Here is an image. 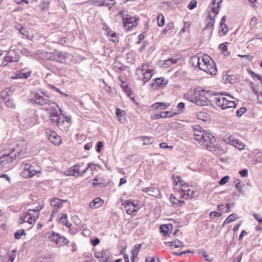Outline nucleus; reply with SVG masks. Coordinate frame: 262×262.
I'll return each mask as SVG.
<instances>
[{"instance_id": "obj_20", "label": "nucleus", "mask_w": 262, "mask_h": 262, "mask_svg": "<svg viewBox=\"0 0 262 262\" xmlns=\"http://www.w3.org/2000/svg\"><path fill=\"white\" fill-rule=\"evenodd\" d=\"M1 96V98L4 101L7 106L12 108L15 107V105L13 101L10 98L9 96L6 92H2Z\"/></svg>"}, {"instance_id": "obj_35", "label": "nucleus", "mask_w": 262, "mask_h": 262, "mask_svg": "<svg viewBox=\"0 0 262 262\" xmlns=\"http://www.w3.org/2000/svg\"><path fill=\"white\" fill-rule=\"evenodd\" d=\"M40 172V170L35 169L34 166L31 165L30 170H29V174L27 176V178H31L33 176H34L36 173Z\"/></svg>"}, {"instance_id": "obj_59", "label": "nucleus", "mask_w": 262, "mask_h": 262, "mask_svg": "<svg viewBox=\"0 0 262 262\" xmlns=\"http://www.w3.org/2000/svg\"><path fill=\"white\" fill-rule=\"evenodd\" d=\"M247 234H248V232H246L245 230H243L241 232V233L240 234V235L239 236V241H242L243 239V237L244 236H246Z\"/></svg>"}, {"instance_id": "obj_50", "label": "nucleus", "mask_w": 262, "mask_h": 262, "mask_svg": "<svg viewBox=\"0 0 262 262\" xmlns=\"http://www.w3.org/2000/svg\"><path fill=\"white\" fill-rule=\"evenodd\" d=\"M197 2L196 0L191 1L188 5V8L192 10L196 7Z\"/></svg>"}, {"instance_id": "obj_52", "label": "nucleus", "mask_w": 262, "mask_h": 262, "mask_svg": "<svg viewBox=\"0 0 262 262\" xmlns=\"http://www.w3.org/2000/svg\"><path fill=\"white\" fill-rule=\"evenodd\" d=\"M246 112V108L245 107H242L237 110L236 113V115L238 117H241Z\"/></svg>"}, {"instance_id": "obj_10", "label": "nucleus", "mask_w": 262, "mask_h": 262, "mask_svg": "<svg viewBox=\"0 0 262 262\" xmlns=\"http://www.w3.org/2000/svg\"><path fill=\"white\" fill-rule=\"evenodd\" d=\"M41 208L37 207L36 209H29L20 217L18 224L20 225L28 223L29 225H32L34 223L38 218L39 211Z\"/></svg>"}, {"instance_id": "obj_44", "label": "nucleus", "mask_w": 262, "mask_h": 262, "mask_svg": "<svg viewBox=\"0 0 262 262\" xmlns=\"http://www.w3.org/2000/svg\"><path fill=\"white\" fill-rule=\"evenodd\" d=\"M257 23V18L255 16L251 18V19L250 21V23H249L250 28H255L256 26Z\"/></svg>"}, {"instance_id": "obj_2", "label": "nucleus", "mask_w": 262, "mask_h": 262, "mask_svg": "<svg viewBox=\"0 0 262 262\" xmlns=\"http://www.w3.org/2000/svg\"><path fill=\"white\" fill-rule=\"evenodd\" d=\"M172 178L176 189L181 194V199H192L199 196L197 189L186 183L180 176L173 174Z\"/></svg>"}, {"instance_id": "obj_15", "label": "nucleus", "mask_w": 262, "mask_h": 262, "mask_svg": "<svg viewBox=\"0 0 262 262\" xmlns=\"http://www.w3.org/2000/svg\"><path fill=\"white\" fill-rule=\"evenodd\" d=\"M222 0H213L211 5V8L209 11V17L211 20L214 21V19L217 15L219 12L220 4Z\"/></svg>"}, {"instance_id": "obj_12", "label": "nucleus", "mask_w": 262, "mask_h": 262, "mask_svg": "<svg viewBox=\"0 0 262 262\" xmlns=\"http://www.w3.org/2000/svg\"><path fill=\"white\" fill-rule=\"evenodd\" d=\"M96 165V164H94L93 163H89L87 168L81 171L79 165H75L69 168L68 170H67L65 171V174L68 176H78L79 175H82L88 170H90L92 172L93 171V169L96 170V168L94 166Z\"/></svg>"}, {"instance_id": "obj_60", "label": "nucleus", "mask_w": 262, "mask_h": 262, "mask_svg": "<svg viewBox=\"0 0 262 262\" xmlns=\"http://www.w3.org/2000/svg\"><path fill=\"white\" fill-rule=\"evenodd\" d=\"M160 146L161 148H170L172 149V146H170L167 145V144L165 142H162L160 144Z\"/></svg>"}, {"instance_id": "obj_22", "label": "nucleus", "mask_w": 262, "mask_h": 262, "mask_svg": "<svg viewBox=\"0 0 262 262\" xmlns=\"http://www.w3.org/2000/svg\"><path fill=\"white\" fill-rule=\"evenodd\" d=\"M195 116L198 119L205 122L209 123L211 121L210 115L205 112H198L196 113Z\"/></svg>"}, {"instance_id": "obj_34", "label": "nucleus", "mask_w": 262, "mask_h": 262, "mask_svg": "<svg viewBox=\"0 0 262 262\" xmlns=\"http://www.w3.org/2000/svg\"><path fill=\"white\" fill-rule=\"evenodd\" d=\"M102 257L99 259L101 262H106L110 259L109 253L106 251H102L101 253Z\"/></svg>"}, {"instance_id": "obj_27", "label": "nucleus", "mask_w": 262, "mask_h": 262, "mask_svg": "<svg viewBox=\"0 0 262 262\" xmlns=\"http://www.w3.org/2000/svg\"><path fill=\"white\" fill-rule=\"evenodd\" d=\"M140 138L144 145H150L155 141V138L151 136H141Z\"/></svg>"}, {"instance_id": "obj_31", "label": "nucleus", "mask_w": 262, "mask_h": 262, "mask_svg": "<svg viewBox=\"0 0 262 262\" xmlns=\"http://www.w3.org/2000/svg\"><path fill=\"white\" fill-rule=\"evenodd\" d=\"M238 219V215L236 213H232L230 214L224 222L223 226L226 224L236 221Z\"/></svg>"}, {"instance_id": "obj_14", "label": "nucleus", "mask_w": 262, "mask_h": 262, "mask_svg": "<svg viewBox=\"0 0 262 262\" xmlns=\"http://www.w3.org/2000/svg\"><path fill=\"white\" fill-rule=\"evenodd\" d=\"M101 33L105 35L110 41L115 43L119 41L118 35L116 33L112 30L107 24L103 22L101 25Z\"/></svg>"}, {"instance_id": "obj_9", "label": "nucleus", "mask_w": 262, "mask_h": 262, "mask_svg": "<svg viewBox=\"0 0 262 262\" xmlns=\"http://www.w3.org/2000/svg\"><path fill=\"white\" fill-rule=\"evenodd\" d=\"M136 75L138 79L145 83L149 81L152 77L153 70L150 67L149 64L143 63L141 67L137 69Z\"/></svg>"}, {"instance_id": "obj_57", "label": "nucleus", "mask_w": 262, "mask_h": 262, "mask_svg": "<svg viewBox=\"0 0 262 262\" xmlns=\"http://www.w3.org/2000/svg\"><path fill=\"white\" fill-rule=\"evenodd\" d=\"M51 89L55 91H56L57 92L60 93V94H61L62 95H64L66 97H67L68 95L66 94H65L63 92H62L60 91V90L57 88H56L55 86L54 85H52L51 86Z\"/></svg>"}, {"instance_id": "obj_26", "label": "nucleus", "mask_w": 262, "mask_h": 262, "mask_svg": "<svg viewBox=\"0 0 262 262\" xmlns=\"http://www.w3.org/2000/svg\"><path fill=\"white\" fill-rule=\"evenodd\" d=\"M62 235L53 232L52 234L49 236V238L52 242H54L57 245L60 239H61Z\"/></svg>"}, {"instance_id": "obj_37", "label": "nucleus", "mask_w": 262, "mask_h": 262, "mask_svg": "<svg viewBox=\"0 0 262 262\" xmlns=\"http://www.w3.org/2000/svg\"><path fill=\"white\" fill-rule=\"evenodd\" d=\"M157 22L158 25L159 27H162L164 25L165 17L162 14L160 13L158 15L157 17Z\"/></svg>"}, {"instance_id": "obj_4", "label": "nucleus", "mask_w": 262, "mask_h": 262, "mask_svg": "<svg viewBox=\"0 0 262 262\" xmlns=\"http://www.w3.org/2000/svg\"><path fill=\"white\" fill-rule=\"evenodd\" d=\"M193 132L194 139L199 144L206 148L211 150L216 141L213 135L211 133L202 129L199 125L193 127Z\"/></svg>"}, {"instance_id": "obj_5", "label": "nucleus", "mask_w": 262, "mask_h": 262, "mask_svg": "<svg viewBox=\"0 0 262 262\" xmlns=\"http://www.w3.org/2000/svg\"><path fill=\"white\" fill-rule=\"evenodd\" d=\"M27 150L26 146L20 147V145L17 146L13 149L11 152L7 155H4L0 157V165L2 167L10 169L11 166L10 163L12 162L17 158L22 159L25 157V154Z\"/></svg>"}, {"instance_id": "obj_42", "label": "nucleus", "mask_w": 262, "mask_h": 262, "mask_svg": "<svg viewBox=\"0 0 262 262\" xmlns=\"http://www.w3.org/2000/svg\"><path fill=\"white\" fill-rule=\"evenodd\" d=\"M114 5V1L113 0H104L103 1H101L99 3V5L102 6H111Z\"/></svg>"}, {"instance_id": "obj_16", "label": "nucleus", "mask_w": 262, "mask_h": 262, "mask_svg": "<svg viewBox=\"0 0 262 262\" xmlns=\"http://www.w3.org/2000/svg\"><path fill=\"white\" fill-rule=\"evenodd\" d=\"M45 134L48 139L54 144L59 145L61 143L60 137L56 133L51 129H47Z\"/></svg>"}, {"instance_id": "obj_1", "label": "nucleus", "mask_w": 262, "mask_h": 262, "mask_svg": "<svg viewBox=\"0 0 262 262\" xmlns=\"http://www.w3.org/2000/svg\"><path fill=\"white\" fill-rule=\"evenodd\" d=\"M189 64L195 68H199L208 74L214 75L217 73V69L214 61L207 54L198 56H192L189 61Z\"/></svg>"}, {"instance_id": "obj_53", "label": "nucleus", "mask_w": 262, "mask_h": 262, "mask_svg": "<svg viewBox=\"0 0 262 262\" xmlns=\"http://www.w3.org/2000/svg\"><path fill=\"white\" fill-rule=\"evenodd\" d=\"M220 28L221 31L224 34H226L228 31V28L225 24H220Z\"/></svg>"}, {"instance_id": "obj_46", "label": "nucleus", "mask_w": 262, "mask_h": 262, "mask_svg": "<svg viewBox=\"0 0 262 262\" xmlns=\"http://www.w3.org/2000/svg\"><path fill=\"white\" fill-rule=\"evenodd\" d=\"M19 32L24 36H26L28 39H30L29 37V31L24 27L20 28Z\"/></svg>"}, {"instance_id": "obj_39", "label": "nucleus", "mask_w": 262, "mask_h": 262, "mask_svg": "<svg viewBox=\"0 0 262 262\" xmlns=\"http://www.w3.org/2000/svg\"><path fill=\"white\" fill-rule=\"evenodd\" d=\"M26 232L25 230L21 229L17 230L14 233V237L16 239H19L21 235H25Z\"/></svg>"}, {"instance_id": "obj_11", "label": "nucleus", "mask_w": 262, "mask_h": 262, "mask_svg": "<svg viewBox=\"0 0 262 262\" xmlns=\"http://www.w3.org/2000/svg\"><path fill=\"white\" fill-rule=\"evenodd\" d=\"M48 60H51L60 63H64L68 57V53L61 51L55 50L53 52L43 51L41 52Z\"/></svg>"}, {"instance_id": "obj_63", "label": "nucleus", "mask_w": 262, "mask_h": 262, "mask_svg": "<svg viewBox=\"0 0 262 262\" xmlns=\"http://www.w3.org/2000/svg\"><path fill=\"white\" fill-rule=\"evenodd\" d=\"M254 218L259 223H261L262 224V217L260 215L258 214H254Z\"/></svg>"}, {"instance_id": "obj_58", "label": "nucleus", "mask_w": 262, "mask_h": 262, "mask_svg": "<svg viewBox=\"0 0 262 262\" xmlns=\"http://www.w3.org/2000/svg\"><path fill=\"white\" fill-rule=\"evenodd\" d=\"M60 220L63 223H66L68 221V217L67 214H63L60 217Z\"/></svg>"}, {"instance_id": "obj_29", "label": "nucleus", "mask_w": 262, "mask_h": 262, "mask_svg": "<svg viewBox=\"0 0 262 262\" xmlns=\"http://www.w3.org/2000/svg\"><path fill=\"white\" fill-rule=\"evenodd\" d=\"M181 111H177V112H174L172 111H165L161 112L162 117V118H170L173 116H174L177 115H179L181 114Z\"/></svg>"}, {"instance_id": "obj_36", "label": "nucleus", "mask_w": 262, "mask_h": 262, "mask_svg": "<svg viewBox=\"0 0 262 262\" xmlns=\"http://www.w3.org/2000/svg\"><path fill=\"white\" fill-rule=\"evenodd\" d=\"M70 243H71V242L63 235H62L61 239H60L58 242V245L59 246H63L64 245H67L69 246Z\"/></svg>"}, {"instance_id": "obj_41", "label": "nucleus", "mask_w": 262, "mask_h": 262, "mask_svg": "<svg viewBox=\"0 0 262 262\" xmlns=\"http://www.w3.org/2000/svg\"><path fill=\"white\" fill-rule=\"evenodd\" d=\"M249 74L251 77L254 79H257L258 80H261V76L258 74L255 73L253 71L250 70L249 71Z\"/></svg>"}, {"instance_id": "obj_64", "label": "nucleus", "mask_w": 262, "mask_h": 262, "mask_svg": "<svg viewBox=\"0 0 262 262\" xmlns=\"http://www.w3.org/2000/svg\"><path fill=\"white\" fill-rule=\"evenodd\" d=\"M248 169H244L239 171V174L242 177H246L248 175Z\"/></svg>"}, {"instance_id": "obj_25", "label": "nucleus", "mask_w": 262, "mask_h": 262, "mask_svg": "<svg viewBox=\"0 0 262 262\" xmlns=\"http://www.w3.org/2000/svg\"><path fill=\"white\" fill-rule=\"evenodd\" d=\"M169 106H170L169 103L158 102L154 103L151 107H154L155 109L160 108L161 110H163L168 107Z\"/></svg>"}, {"instance_id": "obj_40", "label": "nucleus", "mask_w": 262, "mask_h": 262, "mask_svg": "<svg viewBox=\"0 0 262 262\" xmlns=\"http://www.w3.org/2000/svg\"><path fill=\"white\" fill-rule=\"evenodd\" d=\"M141 247V246L140 245H137L135 247L134 249L132 250L133 258L137 256Z\"/></svg>"}, {"instance_id": "obj_23", "label": "nucleus", "mask_w": 262, "mask_h": 262, "mask_svg": "<svg viewBox=\"0 0 262 262\" xmlns=\"http://www.w3.org/2000/svg\"><path fill=\"white\" fill-rule=\"evenodd\" d=\"M115 114H116V115L117 117L118 118L119 121L120 122L124 123V122H125L126 121V114L124 111H123L120 108H116V111H115Z\"/></svg>"}, {"instance_id": "obj_47", "label": "nucleus", "mask_w": 262, "mask_h": 262, "mask_svg": "<svg viewBox=\"0 0 262 262\" xmlns=\"http://www.w3.org/2000/svg\"><path fill=\"white\" fill-rule=\"evenodd\" d=\"M222 213L217 212L215 211H212L210 213L209 215L210 217L212 219H215L216 217H219L222 215Z\"/></svg>"}, {"instance_id": "obj_7", "label": "nucleus", "mask_w": 262, "mask_h": 262, "mask_svg": "<svg viewBox=\"0 0 262 262\" xmlns=\"http://www.w3.org/2000/svg\"><path fill=\"white\" fill-rule=\"evenodd\" d=\"M118 15L121 17L122 26L126 31L135 30L139 25V16L128 14L124 10L119 11Z\"/></svg>"}, {"instance_id": "obj_13", "label": "nucleus", "mask_w": 262, "mask_h": 262, "mask_svg": "<svg viewBox=\"0 0 262 262\" xmlns=\"http://www.w3.org/2000/svg\"><path fill=\"white\" fill-rule=\"evenodd\" d=\"M223 141L227 144L237 148L239 150L244 149L246 145L239 139L231 135H226L223 138Z\"/></svg>"}, {"instance_id": "obj_45", "label": "nucleus", "mask_w": 262, "mask_h": 262, "mask_svg": "<svg viewBox=\"0 0 262 262\" xmlns=\"http://www.w3.org/2000/svg\"><path fill=\"white\" fill-rule=\"evenodd\" d=\"M98 203V198H95L90 204V207L92 209H96L97 208V204Z\"/></svg>"}, {"instance_id": "obj_49", "label": "nucleus", "mask_w": 262, "mask_h": 262, "mask_svg": "<svg viewBox=\"0 0 262 262\" xmlns=\"http://www.w3.org/2000/svg\"><path fill=\"white\" fill-rule=\"evenodd\" d=\"M15 252V251L14 250L12 251L11 253L8 256L7 262H13L16 257Z\"/></svg>"}, {"instance_id": "obj_61", "label": "nucleus", "mask_w": 262, "mask_h": 262, "mask_svg": "<svg viewBox=\"0 0 262 262\" xmlns=\"http://www.w3.org/2000/svg\"><path fill=\"white\" fill-rule=\"evenodd\" d=\"M238 57H242V58H246L247 59L252 60L253 58V56L252 55H250L249 54L248 55H238Z\"/></svg>"}, {"instance_id": "obj_28", "label": "nucleus", "mask_w": 262, "mask_h": 262, "mask_svg": "<svg viewBox=\"0 0 262 262\" xmlns=\"http://www.w3.org/2000/svg\"><path fill=\"white\" fill-rule=\"evenodd\" d=\"M121 87L123 89V91L128 97H131V95H133L131 89L125 81H122L121 82Z\"/></svg>"}, {"instance_id": "obj_30", "label": "nucleus", "mask_w": 262, "mask_h": 262, "mask_svg": "<svg viewBox=\"0 0 262 262\" xmlns=\"http://www.w3.org/2000/svg\"><path fill=\"white\" fill-rule=\"evenodd\" d=\"M166 82L163 78H157L153 83V86L156 87H163L166 85Z\"/></svg>"}, {"instance_id": "obj_33", "label": "nucleus", "mask_w": 262, "mask_h": 262, "mask_svg": "<svg viewBox=\"0 0 262 262\" xmlns=\"http://www.w3.org/2000/svg\"><path fill=\"white\" fill-rule=\"evenodd\" d=\"M180 59V58H169L167 60H166L164 61V62L163 63L164 67H166V66H170L172 64H175L178 62V60Z\"/></svg>"}, {"instance_id": "obj_17", "label": "nucleus", "mask_w": 262, "mask_h": 262, "mask_svg": "<svg viewBox=\"0 0 262 262\" xmlns=\"http://www.w3.org/2000/svg\"><path fill=\"white\" fill-rule=\"evenodd\" d=\"M123 205L126 213L133 216L135 215L136 212L139 209L138 205L134 204L129 200H127Z\"/></svg>"}, {"instance_id": "obj_19", "label": "nucleus", "mask_w": 262, "mask_h": 262, "mask_svg": "<svg viewBox=\"0 0 262 262\" xmlns=\"http://www.w3.org/2000/svg\"><path fill=\"white\" fill-rule=\"evenodd\" d=\"M170 202L172 206L176 207H181L185 204V201L181 200L176 194H172L170 196Z\"/></svg>"}, {"instance_id": "obj_8", "label": "nucleus", "mask_w": 262, "mask_h": 262, "mask_svg": "<svg viewBox=\"0 0 262 262\" xmlns=\"http://www.w3.org/2000/svg\"><path fill=\"white\" fill-rule=\"evenodd\" d=\"M234 99V98L228 93H221L220 96L216 98L215 103L222 110L234 108L236 107V104Z\"/></svg>"}, {"instance_id": "obj_38", "label": "nucleus", "mask_w": 262, "mask_h": 262, "mask_svg": "<svg viewBox=\"0 0 262 262\" xmlns=\"http://www.w3.org/2000/svg\"><path fill=\"white\" fill-rule=\"evenodd\" d=\"M169 246H173L174 248L182 247L183 246V243L179 240H175L172 242L168 243Z\"/></svg>"}, {"instance_id": "obj_3", "label": "nucleus", "mask_w": 262, "mask_h": 262, "mask_svg": "<svg viewBox=\"0 0 262 262\" xmlns=\"http://www.w3.org/2000/svg\"><path fill=\"white\" fill-rule=\"evenodd\" d=\"M62 110L58 105L48 112L50 114V120L63 132H67L71 122V119L69 116L62 114Z\"/></svg>"}, {"instance_id": "obj_43", "label": "nucleus", "mask_w": 262, "mask_h": 262, "mask_svg": "<svg viewBox=\"0 0 262 262\" xmlns=\"http://www.w3.org/2000/svg\"><path fill=\"white\" fill-rule=\"evenodd\" d=\"M145 262H160V260L157 256H149L146 258Z\"/></svg>"}, {"instance_id": "obj_54", "label": "nucleus", "mask_w": 262, "mask_h": 262, "mask_svg": "<svg viewBox=\"0 0 262 262\" xmlns=\"http://www.w3.org/2000/svg\"><path fill=\"white\" fill-rule=\"evenodd\" d=\"M9 63H11L8 58H7V56H5L3 60V61L1 64V66H7Z\"/></svg>"}, {"instance_id": "obj_55", "label": "nucleus", "mask_w": 262, "mask_h": 262, "mask_svg": "<svg viewBox=\"0 0 262 262\" xmlns=\"http://www.w3.org/2000/svg\"><path fill=\"white\" fill-rule=\"evenodd\" d=\"M177 107H178V108H179V110L178 111H181L180 112L181 114L183 112V110L185 107V104L182 102H180L177 105Z\"/></svg>"}, {"instance_id": "obj_56", "label": "nucleus", "mask_w": 262, "mask_h": 262, "mask_svg": "<svg viewBox=\"0 0 262 262\" xmlns=\"http://www.w3.org/2000/svg\"><path fill=\"white\" fill-rule=\"evenodd\" d=\"M227 43H228L227 42H226V43H221L220 45L219 48H220V50H222V52H225V51H227Z\"/></svg>"}, {"instance_id": "obj_6", "label": "nucleus", "mask_w": 262, "mask_h": 262, "mask_svg": "<svg viewBox=\"0 0 262 262\" xmlns=\"http://www.w3.org/2000/svg\"><path fill=\"white\" fill-rule=\"evenodd\" d=\"M34 100L36 104L41 106L42 109L48 112L54 107H58V104L43 92L36 93L34 95Z\"/></svg>"}, {"instance_id": "obj_51", "label": "nucleus", "mask_w": 262, "mask_h": 262, "mask_svg": "<svg viewBox=\"0 0 262 262\" xmlns=\"http://www.w3.org/2000/svg\"><path fill=\"white\" fill-rule=\"evenodd\" d=\"M31 165L29 164H26L24 166V171L22 172L21 174L25 177V174L27 172L29 173V170H30Z\"/></svg>"}, {"instance_id": "obj_48", "label": "nucleus", "mask_w": 262, "mask_h": 262, "mask_svg": "<svg viewBox=\"0 0 262 262\" xmlns=\"http://www.w3.org/2000/svg\"><path fill=\"white\" fill-rule=\"evenodd\" d=\"M230 178L229 176H226L223 177L221 179V180L219 181V184L220 185H225L226 183H227L228 181L229 180Z\"/></svg>"}, {"instance_id": "obj_32", "label": "nucleus", "mask_w": 262, "mask_h": 262, "mask_svg": "<svg viewBox=\"0 0 262 262\" xmlns=\"http://www.w3.org/2000/svg\"><path fill=\"white\" fill-rule=\"evenodd\" d=\"M64 201L58 198H54L51 201V205L55 207L60 208L62 207V202Z\"/></svg>"}, {"instance_id": "obj_18", "label": "nucleus", "mask_w": 262, "mask_h": 262, "mask_svg": "<svg viewBox=\"0 0 262 262\" xmlns=\"http://www.w3.org/2000/svg\"><path fill=\"white\" fill-rule=\"evenodd\" d=\"M6 56L11 63L17 62L20 60V56L19 53L14 50H9Z\"/></svg>"}, {"instance_id": "obj_21", "label": "nucleus", "mask_w": 262, "mask_h": 262, "mask_svg": "<svg viewBox=\"0 0 262 262\" xmlns=\"http://www.w3.org/2000/svg\"><path fill=\"white\" fill-rule=\"evenodd\" d=\"M31 71L26 72L25 69H21L17 72L15 74L14 76L12 77V78L13 79L18 78H27L31 75Z\"/></svg>"}, {"instance_id": "obj_62", "label": "nucleus", "mask_w": 262, "mask_h": 262, "mask_svg": "<svg viewBox=\"0 0 262 262\" xmlns=\"http://www.w3.org/2000/svg\"><path fill=\"white\" fill-rule=\"evenodd\" d=\"M145 35H146V34L144 32H143L138 36V40H139L138 41V43H140L141 42V41L144 39Z\"/></svg>"}, {"instance_id": "obj_24", "label": "nucleus", "mask_w": 262, "mask_h": 262, "mask_svg": "<svg viewBox=\"0 0 262 262\" xmlns=\"http://www.w3.org/2000/svg\"><path fill=\"white\" fill-rule=\"evenodd\" d=\"M172 228V224H169L166 225H163L160 227V231L163 234V236H168L171 233Z\"/></svg>"}]
</instances>
